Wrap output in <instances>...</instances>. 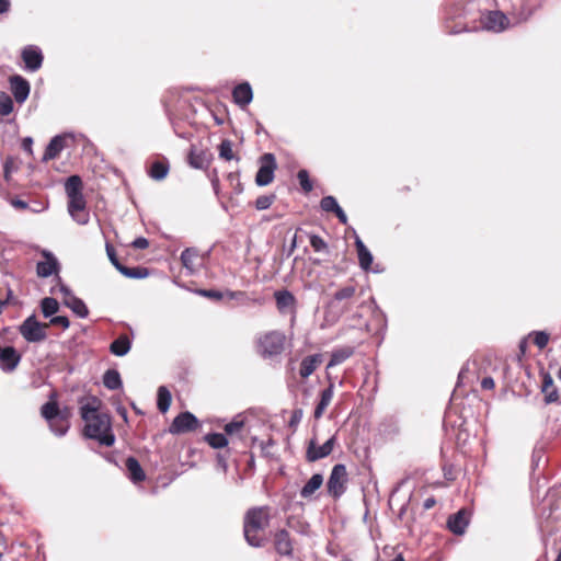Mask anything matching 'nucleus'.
<instances>
[{"label":"nucleus","mask_w":561,"mask_h":561,"mask_svg":"<svg viewBox=\"0 0 561 561\" xmlns=\"http://www.w3.org/2000/svg\"><path fill=\"white\" fill-rule=\"evenodd\" d=\"M169 172V167L162 162H153L150 168V176L154 180H163Z\"/></svg>","instance_id":"40"},{"label":"nucleus","mask_w":561,"mask_h":561,"mask_svg":"<svg viewBox=\"0 0 561 561\" xmlns=\"http://www.w3.org/2000/svg\"><path fill=\"white\" fill-rule=\"evenodd\" d=\"M211 185H213V188H214L215 193L218 194L219 193V180H218V178H214L211 180Z\"/></svg>","instance_id":"63"},{"label":"nucleus","mask_w":561,"mask_h":561,"mask_svg":"<svg viewBox=\"0 0 561 561\" xmlns=\"http://www.w3.org/2000/svg\"><path fill=\"white\" fill-rule=\"evenodd\" d=\"M276 161L273 153H264L261 157V165L255 175V182L259 186L268 185L274 179Z\"/></svg>","instance_id":"6"},{"label":"nucleus","mask_w":561,"mask_h":561,"mask_svg":"<svg viewBox=\"0 0 561 561\" xmlns=\"http://www.w3.org/2000/svg\"><path fill=\"white\" fill-rule=\"evenodd\" d=\"M131 244L135 249L144 250L149 247V241L144 237H139L136 238Z\"/></svg>","instance_id":"54"},{"label":"nucleus","mask_w":561,"mask_h":561,"mask_svg":"<svg viewBox=\"0 0 561 561\" xmlns=\"http://www.w3.org/2000/svg\"><path fill=\"white\" fill-rule=\"evenodd\" d=\"M243 427V421L242 420H233L232 422L228 423L225 426V432L228 435L236 434L240 432V430Z\"/></svg>","instance_id":"49"},{"label":"nucleus","mask_w":561,"mask_h":561,"mask_svg":"<svg viewBox=\"0 0 561 561\" xmlns=\"http://www.w3.org/2000/svg\"><path fill=\"white\" fill-rule=\"evenodd\" d=\"M13 111V101L5 92H0V114L9 115Z\"/></svg>","instance_id":"42"},{"label":"nucleus","mask_w":561,"mask_h":561,"mask_svg":"<svg viewBox=\"0 0 561 561\" xmlns=\"http://www.w3.org/2000/svg\"><path fill=\"white\" fill-rule=\"evenodd\" d=\"M80 414L84 421L83 434L85 437L98 440L101 445L112 446L115 436L111 431V419L108 414L99 411L100 400L95 397L80 400Z\"/></svg>","instance_id":"1"},{"label":"nucleus","mask_w":561,"mask_h":561,"mask_svg":"<svg viewBox=\"0 0 561 561\" xmlns=\"http://www.w3.org/2000/svg\"><path fill=\"white\" fill-rule=\"evenodd\" d=\"M543 393L546 404L558 402L559 392L556 387H552L551 389L543 391Z\"/></svg>","instance_id":"52"},{"label":"nucleus","mask_w":561,"mask_h":561,"mask_svg":"<svg viewBox=\"0 0 561 561\" xmlns=\"http://www.w3.org/2000/svg\"><path fill=\"white\" fill-rule=\"evenodd\" d=\"M11 205L15 208H19V209H26L28 207L27 203L22 201V199H19V198H14L11 201Z\"/></svg>","instance_id":"60"},{"label":"nucleus","mask_w":561,"mask_h":561,"mask_svg":"<svg viewBox=\"0 0 561 561\" xmlns=\"http://www.w3.org/2000/svg\"><path fill=\"white\" fill-rule=\"evenodd\" d=\"M187 161L190 165L197 170L206 169L209 165V158L206 151L192 146L188 152Z\"/></svg>","instance_id":"20"},{"label":"nucleus","mask_w":561,"mask_h":561,"mask_svg":"<svg viewBox=\"0 0 561 561\" xmlns=\"http://www.w3.org/2000/svg\"><path fill=\"white\" fill-rule=\"evenodd\" d=\"M322 483L323 476L314 473L300 490V496L304 499L311 497V495L321 488Z\"/></svg>","instance_id":"26"},{"label":"nucleus","mask_w":561,"mask_h":561,"mask_svg":"<svg viewBox=\"0 0 561 561\" xmlns=\"http://www.w3.org/2000/svg\"><path fill=\"white\" fill-rule=\"evenodd\" d=\"M320 207L325 213H334L341 224H343V225L347 224V216L344 213V210L341 208V206L339 205L335 197H333L331 195L324 196L320 202Z\"/></svg>","instance_id":"19"},{"label":"nucleus","mask_w":561,"mask_h":561,"mask_svg":"<svg viewBox=\"0 0 561 561\" xmlns=\"http://www.w3.org/2000/svg\"><path fill=\"white\" fill-rule=\"evenodd\" d=\"M347 472L343 463H337L332 468L327 488L328 492L334 499L342 496L346 490Z\"/></svg>","instance_id":"5"},{"label":"nucleus","mask_w":561,"mask_h":561,"mask_svg":"<svg viewBox=\"0 0 561 561\" xmlns=\"http://www.w3.org/2000/svg\"><path fill=\"white\" fill-rule=\"evenodd\" d=\"M48 324L39 322L34 314L27 317L19 327L22 337L28 343H38L47 339Z\"/></svg>","instance_id":"3"},{"label":"nucleus","mask_w":561,"mask_h":561,"mask_svg":"<svg viewBox=\"0 0 561 561\" xmlns=\"http://www.w3.org/2000/svg\"><path fill=\"white\" fill-rule=\"evenodd\" d=\"M67 196H75L82 194V181L79 175H71L67 179L65 184Z\"/></svg>","instance_id":"34"},{"label":"nucleus","mask_w":561,"mask_h":561,"mask_svg":"<svg viewBox=\"0 0 561 561\" xmlns=\"http://www.w3.org/2000/svg\"><path fill=\"white\" fill-rule=\"evenodd\" d=\"M197 259V251L192 248H187L181 253V262L183 266L190 272L195 271L194 261Z\"/></svg>","instance_id":"37"},{"label":"nucleus","mask_w":561,"mask_h":561,"mask_svg":"<svg viewBox=\"0 0 561 561\" xmlns=\"http://www.w3.org/2000/svg\"><path fill=\"white\" fill-rule=\"evenodd\" d=\"M356 293V288L354 286H345L339 289L333 297V301L330 302L329 307H333L334 301H342L352 298Z\"/></svg>","instance_id":"41"},{"label":"nucleus","mask_w":561,"mask_h":561,"mask_svg":"<svg viewBox=\"0 0 561 561\" xmlns=\"http://www.w3.org/2000/svg\"><path fill=\"white\" fill-rule=\"evenodd\" d=\"M297 179L299 181V184L301 186V188L306 192V193H309L312 191V183L309 179V174L306 170H300L297 174Z\"/></svg>","instance_id":"44"},{"label":"nucleus","mask_w":561,"mask_h":561,"mask_svg":"<svg viewBox=\"0 0 561 561\" xmlns=\"http://www.w3.org/2000/svg\"><path fill=\"white\" fill-rule=\"evenodd\" d=\"M103 385L110 390L122 388L123 382L119 373L116 369H108L103 375Z\"/></svg>","instance_id":"29"},{"label":"nucleus","mask_w":561,"mask_h":561,"mask_svg":"<svg viewBox=\"0 0 561 561\" xmlns=\"http://www.w3.org/2000/svg\"><path fill=\"white\" fill-rule=\"evenodd\" d=\"M435 503H436V501H435L434 497H428V499H426L424 501L423 506H424L425 510H430V508H432L435 505Z\"/></svg>","instance_id":"62"},{"label":"nucleus","mask_w":561,"mask_h":561,"mask_svg":"<svg viewBox=\"0 0 561 561\" xmlns=\"http://www.w3.org/2000/svg\"><path fill=\"white\" fill-rule=\"evenodd\" d=\"M482 25L485 30L497 33L508 26V19L501 11H490L483 16Z\"/></svg>","instance_id":"12"},{"label":"nucleus","mask_w":561,"mask_h":561,"mask_svg":"<svg viewBox=\"0 0 561 561\" xmlns=\"http://www.w3.org/2000/svg\"><path fill=\"white\" fill-rule=\"evenodd\" d=\"M285 335L279 331H272L259 340L260 353L265 357H272L280 354L284 351Z\"/></svg>","instance_id":"4"},{"label":"nucleus","mask_w":561,"mask_h":561,"mask_svg":"<svg viewBox=\"0 0 561 561\" xmlns=\"http://www.w3.org/2000/svg\"><path fill=\"white\" fill-rule=\"evenodd\" d=\"M118 272L128 278H135V279H141L149 275V272L145 267H127L125 265H122V267H118Z\"/></svg>","instance_id":"35"},{"label":"nucleus","mask_w":561,"mask_h":561,"mask_svg":"<svg viewBox=\"0 0 561 561\" xmlns=\"http://www.w3.org/2000/svg\"><path fill=\"white\" fill-rule=\"evenodd\" d=\"M232 98L240 107L249 105L253 99L251 85L248 82L236 85L232 90Z\"/></svg>","instance_id":"18"},{"label":"nucleus","mask_w":561,"mask_h":561,"mask_svg":"<svg viewBox=\"0 0 561 561\" xmlns=\"http://www.w3.org/2000/svg\"><path fill=\"white\" fill-rule=\"evenodd\" d=\"M469 525L468 513L465 510L458 511L456 514L449 516L447 520L448 529L455 535L465 534Z\"/></svg>","instance_id":"17"},{"label":"nucleus","mask_w":561,"mask_h":561,"mask_svg":"<svg viewBox=\"0 0 561 561\" xmlns=\"http://www.w3.org/2000/svg\"><path fill=\"white\" fill-rule=\"evenodd\" d=\"M274 547L276 552L283 557H291L294 545L291 537L286 529H279L274 534Z\"/></svg>","instance_id":"15"},{"label":"nucleus","mask_w":561,"mask_h":561,"mask_svg":"<svg viewBox=\"0 0 561 561\" xmlns=\"http://www.w3.org/2000/svg\"><path fill=\"white\" fill-rule=\"evenodd\" d=\"M273 201H274L273 195L259 196L255 201V207L259 210L267 209L273 204Z\"/></svg>","instance_id":"47"},{"label":"nucleus","mask_w":561,"mask_h":561,"mask_svg":"<svg viewBox=\"0 0 561 561\" xmlns=\"http://www.w3.org/2000/svg\"><path fill=\"white\" fill-rule=\"evenodd\" d=\"M321 362L322 358L320 354H313L305 357L300 364L299 375L302 378H308L314 373V370L321 364Z\"/></svg>","instance_id":"22"},{"label":"nucleus","mask_w":561,"mask_h":561,"mask_svg":"<svg viewBox=\"0 0 561 561\" xmlns=\"http://www.w3.org/2000/svg\"><path fill=\"white\" fill-rule=\"evenodd\" d=\"M42 255L44 257V261H39L36 264L37 276L42 278H47L51 275H58L60 271V264L57 257L47 250H43Z\"/></svg>","instance_id":"9"},{"label":"nucleus","mask_w":561,"mask_h":561,"mask_svg":"<svg viewBox=\"0 0 561 561\" xmlns=\"http://www.w3.org/2000/svg\"><path fill=\"white\" fill-rule=\"evenodd\" d=\"M18 167L12 157H7L3 163V176L7 181L10 180L11 173L16 171Z\"/></svg>","instance_id":"46"},{"label":"nucleus","mask_w":561,"mask_h":561,"mask_svg":"<svg viewBox=\"0 0 561 561\" xmlns=\"http://www.w3.org/2000/svg\"><path fill=\"white\" fill-rule=\"evenodd\" d=\"M85 208V201L82 194L68 197V211L70 216L80 225L87 224L85 215L82 214Z\"/></svg>","instance_id":"16"},{"label":"nucleus","mask_w":561,"mask_h":561,"mask_svg":"<svg viewBox=\"0 0 561 561\" xmlns=\"http://www.w3.org/2000/svg\"><path fill=\"white\" fill-rule=\"evenodd\" d=\"M391 561H404V558L402 554H398L394 559H392Z\"/></svg>","instance_id":"64"},{"label":"nucleus","mask_w":561,"mask_h":561,"mask_svg":"<svg viewBox=\"0 0 561 561\" xmlns=\"http://www.w3.org/2000/svg\"><path fill=\"white\" fill-rule=\"evenodd\" d=\"M47 324L48 325L49 324L58 325V327H61L64 330H66L69 328L70 322H69V319L65 316H56V317H50V321Z\"/></svg>","instance_id":"50"},{"label":"nucleus","mask_w":561,"mask_h":561,"mask_svg":"<svg viewBox=\"0 0 561 561\" xmlns=\"http://www.w3.org/2000/svg\"><path fill=\"white\" fill-rule=\"evenodd\" d=\"M58 280H59V290L60 293L64 295V299L68 298V297H71V296H75L71 290L61 283V279L60 277H58Z\"/></svg>","instance_id":"59"},{"label":"nucleus","mask_w":561,"mask_h":561,"mask_svg":"<svg viewBox=\"0 0 561 561\" xmlns=\"http://www.w3.org/2000/svg\"><path fill=\"white\" fill-rule=\"evenodd\" d=\"M353 354V351L351 348H341L336 350L332 353L331 359L328 364V367L336 366L342 364L344 360H346L351 355Z\"/></svg>","instance_id":"39"},{"label":"nucleus","mask_w":561,"mask_h":561,"mask_svg":"<svg viewBox=\"0 0 561 561\" xmlns=\"http://www.w3.org/2000/svg\"><path fill=\"white\" fill-rule=\"evenodd\" d=\"M71 412L69 408L59 409V414L57 419H59L62 423H68V419L70 417Z\"/></svg>","instance_id":"55"},{"label":"nucleus","mask_w":561,"mask_h":561,"mask_svg":"<svg viewBox=\"0 0 561 561\" xmlns=\"http://www.w3.org/2000/svg\"><path fill=\"white\" fill-rule=\"evenodd\" d=\"M310 245L316 252H323L327 251L328 249L327 242L320 236L317 234H312L310 237Z\"/></svg>","instance_id":"45"},{"label":"nucleus","mask_w":561,"mask_h":561,"mask_svg":"<svg viewBox=\"0 0 561 561\" xmlns=\"http://www.w3.org/2000/svg\"><path fill=\"white\" fill-rule=\"evenodd\" d=\"M198 294L201 296H204V297H207V298H210V299H216V300L222 299L226 296L225 293L218 291V290H214V289H199Z\"/></svg>","instance_id":"51"},{"label":"nucleus","mask_w":561,"mask_h":561,"mask_svg":"<svg viewBox=\"0 0 561 561\" xmlns=\"http://www.w3.org/2000/svg\"><path fill=\"white\" fill-rule=\"evenodd\" d=\"M554 387L553 379L550 375H546L542 381V392Z\"/></svg>","instance_id":"58"},{"label":"nucleus","mask_w":561,"mask_h":561,"mask_svg":"<svg viewBox=\"0 0 561 561\" xmlns=\"http://www.w3.org/2000/svg\"><path fill=\"white\" fill-rule=\"evenodd\" d=\"M21 360V355L13 346H0V368L5 373L13 371Z\"/></svg>","instance_id":"14"},{"label":"nucleus","mask_w":561,"mask_h":561,"mask_svg":"<svg viewBox=\"0 0 561 561\" xmlns=\"http://www.w3.org/2000/svg\"><path fill=\"white\" fill-rule=\"evenodd\" d=\"M274 298L277 310L282 314H290L291 318L295 319L297 313V299L293 293L287 289L276 290Z\"/></svg>","instance_id":"8"},{"label":"nucleus","mask_w":561,"mask_h":561,"mask_svg":"<svg viewBox=\"0 0 561 561\" xmlns=\"http://www.w3.org/2000/svg\"><path fill=\"white\" fill-rule=\"evenodd\" d=\"M198 426V420L191 412L180 413L170 425V433L180 434L194 431Z\"/></svg>","instance_id":"10"},{"label":"nucleus","mask_w":561,"mask_h":561,"mask_svg":"<svg viewBox=\"0 0 561 561\" xmlns=\"http://www.w3.org/2000/svg\"><path fill=\"white\" fill-rule=\"evenodd\" d=\"M495 386L493 378L491 377H484L481 381L482 389L491 390Z\"/></svg>","instance_id":"57"},{"label":"nucleus","mask_w":561,"mask_h":561,"mask_svg":"<svg viewBox=\"0 0 561 561\" xmlns=\"http://www.w3.org/2000/svg\"><path fill=\"white\" fill-rule=\"evenodd\" d=\"M334 394V386L333 383H330L329 387L323 389L320 393V401L318 402L313 416L316 420H319L322 417L323 413L325 412L327 408L332 401Z\"/></svg>","instance_id":"21"},{"label":"nucleus","mask_w":561,"mask_h":561,"mask_svg":"<svg viewBox=\"0 0 561 561\" xmlns=\"http://www.w3.org/2000/svg\"><path fill=\"white\" fill-rule=\"evenodd\" d=\"M41 310L45 318H50L58 312L59 304L53 297H45L41 300Z\"/></svg>","instance_id":"32"},{"label":"nucleus","mask_w":561,"mask_h":561,"mask_svg":"<svg viewBox=\"0 0 561 561\" xmlns=\"http://www.w3.org/2000/svg\"><path fill=\"white\" fill-rule=\"evenodd\" d=\"M225 298H228L230 300H234L240 306H248L252 302H256L257 299L251 298L248 293L242 290H226L225 291Z\"/></svg>","instance_id":"31"},{"label":"nucleus","mask_w":561,"mask_h":561,"mask_svg":"<svg viewBox=\"0 0 561 561\" xmlns=\"http://www.w3.org/2000/svg\"><path fill=\"white\" fill-rule=\"evenodd\" d=\"M106 253H107V256H108V260L111 261V263L118 271V267H122L123 264L119 263V261L116 256V252L110 243H106Z\"/></svg>","instance_id":"53"},{"label":"nucleus","mask_w":561,"mask_h":561,"mask_svg":"<svg viewBox=\"0 0 561 561\" xmlns=\"http://www.w3.org/2000/svg\"><path fill=\"white\" fill-rule=\"evenodd\" d=\"M32 146H33V139L31 137H25L22 140V148H23V150L26 151L30 154L33 153Z\"/></svg>","instance_id":"56"},{"label":"nucleus","mask_w":561,"mask_h":561,"mask_svg":"<svg viewBox=\"0 0 561 561\" xmlns=\"http://www.w3.org/2000/svg\"><path fill=\"white\" fill-rule=\"evenodd\" d=\"M233 144L229 139H224L220 145L218 146V152L219 158L224 159L226 161L230 160H237L239 161V158L233 152Z\"/></svg>","instance_id":"36"},{"label":"nucleus","mask_w":561,"mask_h":561,"mask_svg":"<svg viewBox=\"0 0 561 561\" xmlns=\"http://www.w3.org/2000/svg\"><path fill=\"white\" fill-rule=\"evenodd\" d=\"M10 0H0V14L7 13L10 10Z\"/></svg>","instance_id":"61"},{"label":"nucleus","mask_w":561,"mask_h":561,"mask_svg":"<svg viewBox=\"0 0 561 561\" xmlns=\"http://www.w3.org/2000/svg\"><path fill=\"white\" fill-rule=\"evenodd\" d=\"M21 57L25 64V69L31 72L37 71L42 67L43 54L37 46H25L21 53Z\"/></svg>","instance_id":"11"},{"label":"nucleus","mask_w":561,"mask_h":561,"mask_svg":"<svg viewBox=\"0 0 561 561\" xmlns=\"http://www.w3.org/2000/svg\"><path fill=\"white\" fill-rule=\"evenodd\" d=\"M9 82L14 100L20 104L24 103L30 94L28 81L19 75H14L10 77Z\"/></svg>","instance_id":"13"},{"label":"nucleus","mask_w":561,"mask_h":561,"mask_svg":"<svg viewBox=\"0 0 561 561\" xmlns=\"http://www.w3.org/2000/svg\"><path fill=\"white\" fill-rule=\"evenodd\" d=\"M64 146H65L64 137H61L59 135L53 137L45 149L42 160L44 162H46L51 159H55L60 153V151L64 149Z\"/></svg>","instance_id":"23"},{"label":"nucleus","mask_w":561,"mask_h":561,"mask_svg":"<svg viewBox=\"0 0 561 561\" xmlns=\"http://www.w3.org/2000/svg\"><path fill=\"white\" fill-rule=\"evenodd\" d=\"M131 347L130 340L126 335H121L118 339L113 341L110 345V351L116 356L126 355Z\"/></svg>","instance_id":"28"},{"label":"nucleus","mask_w":561,"mask_h":561,"mask_svg":"<svg viewBox=\"0 0 561 561\" xmlns=\"http://www.w3.org/2000/svg\"><path fill=\"white\" fill-rule=\"evenodd\" d=\"M126 469L128 471V478L134 483L141 482L145 480V471L142 470L139 461L135 457H128L126 459Z\"/></svg>","instance_id":"25"},{"label":"nucleus","mask_w":561,"mask_h":561,"mask_svg":"<svg viewBox=\"0 0 561 561\" xmlns=\"http://www.w3.org/2000/svg\"><path fill=\"white\" fill-rule=\"evenodd\" d=\"M355 245L357 250L359 266L364 271H368L373 263V254L358 237H356Z\"/></svg>","instance_id":"24"},{"label":"nucleus","mask_w":561,"mask_h":561,"mask_svg":"<svg viewBox=\"0 0 561 561\" xmlns=\"http://www.w3.org/2000/svg\"><path fill=\"white\" fill-rule=\"evenodd\" d=\"M65 306L70 308L79 318H87L89 310L84 301L76 296L64 299Z\"/></svg>","instance_id":"27"},{"label":"nucleus","mask_w":561,"mask_h":561,"mask_svg":"<svg viewBox=\"0 0 561 561\" xmlns=\"http://www.w3.org/2000/svg\"><path fill=\"white\" fill-rule=\"evenodd\" d=\"M205 440L209 446L215 449L224 448L228 445V439L225 434L211 433L206 435Z\"/></svg>","instance_id":"38"},{"label":"nucleus","mask_w":561,"mask_h":561,"mask_svg":"<svg viewBox=\"0 0 561 561\" xmlns=\"http://www.w3.org/2000/svg\"><path fill=\"white\" fill-rule=\"evenodd\" d=\"M549 342V335L543 331L534 332V343L539 348H545Z\"/></svg>","instance_id":"48"},{"label":"nucleus","mask_w":561,"mask_h":561,"mask_svg":"<svg viewBox=\"0 0 561 561\" xmlns=\"http://www.w3.org/2000/svg\"><path fill=\"white\" fill-rule=\"evenodd\" d=\"M55 396H50L49 398V401L46 402L42 409H41V414L42 416L49 423L51 421H54L55 419H57L58 414H59V408H58V404L57 402L54 400Z\"/></svg>","instance_id":"30"},{"label":"nucleus","mask_w":561,"mask_h":561,"mask_svg":"<svg viewBox=\"0 0 561 561\" xmlns=\"http://www.w3.org/2000/svg\"><path fill=\"white\" fill-rule=\"evenodd\" d=\"M270 522L268 507H254L244 516L243 533L247 542L252 547H262L263 540L259 531L263 530Z\"/></svg>","instance_id":"2"},{"label":"nucleus","mask_w":561,"mask_h":561,"mask_svg":"<svg viewBox=\"0 0 561 561\" xmlns=\"http://www.w3.org/2000/svg\"><path fill=\"white\" fill-rule=\"evenodd\" d=\"M49 427L56 436H64L69 430V423H62L59 419L49 422Z\"/></svg>","instance_id":"43"},{"label":"nucleus","mask_w":561,"mask_h":561,"mask_svg":"<svg viewBox=\"0 0 561 561\" xmlns=\"http://www.w3.org/2000/svg\"><path fill=\"white\" fill-rule=\"evenodd\" d=\"M171 392L168 390L165 386H160L158 388V401L157 405L160 412L164 413L169 410L171 404Z\"/></svg>","instance_id":"33"},{"label":"nucleus","mask_w":561,"mask_h":561,"mask_svg":"<svg viewBox=\"0 0 561 561\" xmlns=\"http://www.w3.org/2000/svg\"><path fill=\"white\" fill-rule=\"evenodd\" d=\"M336 438L335 436H331L323 445L317 446L316 439L311 438L308 443L306 458L310 462H314L322 458L328 457L335 446Z\"/></svg>","instance_id":"7"}]
</instances>
